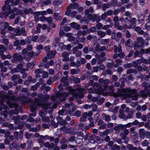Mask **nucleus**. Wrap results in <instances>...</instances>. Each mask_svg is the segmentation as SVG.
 I'll list each match as a JSON object with an SVG mask.
<instances>
[{
    "label": "nucleus",
    "mask_w": 150,
    "mask_h": 150,
    "mask_svg": "<svg viewBox=\"0 0 150 150\" xmlns=\"http://www.w3.org/2000/svg\"><path fill=\"white\" fill-rule=\"evenodd\" d=\"M126 36L127 38H129L131 36V35L128 30L126 31Z\"/></svg>",
    "instance_id": "60"
},
{
    "label": "nucleus",
    "mask_w": 150,
    "mask_h": 150,
    "mask_svg": "<svg viewBox=\"0 0 150 150\" xmlns=\"http://www.w3.org/2000/svg\"><path fill=\"white\" fill-rule=\"evenodd\" d=\"M136 19L135 18H133L130 20L129 22L132 24L135 25L136 24Z\"/></svg>",
    "instance_id": "30"
},
{
    "label": "nucleus",
    "mask_w": 150,
    "mask_h": 150,
    "mask_svg": "<svg viewBox=\"0 0 150 150\" xmlns=\"http://www.w3.org/2000/svg\"><path fill=\"white\" fill-rule=\"evenodd\" d=\"M68 76H67L66 77L63 76L61 79V82L62 83H63L67 81H68Z\"/></svg>",
    "instance_id": "19"
},
{
    "label": "nucleus",
    "mask_w": 150,
    "mask_h": 150,
    "mask_svg": "<svg viewBox=\"0 0 150 150\" xmlns=\"http://www.w3.org/2000/svg\"><path fill=\"white\" fill-rule=\"evenodd\" d=\"M30 37H27L25 39L26 42L28 44H30L32 40L31 39H30Z\"/></svg>",
    "instance_id": "47"
},
{
    "label": "nucleus",
    "mask_w": 150,
    "mask_h": 150,
    "mask_svg": "<svg viewBox=\"0 0 150 150\" xmlns=\"http://www.w3.org/2000/svg\"><path fill=\"white\" fill-rule=\"evenodd\" d=\"M22 31L19 29H18L15 35V36H20L21 35Z\"/></svg>",
    "instance_id": "48"
},
{
    "label": "nucleus",
    "mask_w": 150,
    "mask_h": 150,
    "mask_svg": "<svg viewBox=\"0 0 150 150\" xmlns=\"http://www.w3.org/2000/svg\"><path fill=\"white\" fill-rule=\"evenodd\" d=\"M56 96L57 97L62 98L60 100L61 102H63L66 101V98L68 96V93H67L58 91L56 93Z\"/></svg>",
    "instance_id": "2"
},
{
    "label": "nucleus",
    "mask_w": 150,
    "mask_h": 150,
    "mask_svg": "<svg viewBox=\"0 0 150 150\" xmlns=\"http://www.w3.org/2000/svg\"><path fill=\"white\" fill-rule=\"evenodd\" d=\"M9 23L8 22H5L4 25V29H7L9 26Z\"/></svg>",
    "instance_id": "58"
},
{
    "label": "nucleus",
    "mask_w": 150,
    "mask_h": 150,
    "mask_svg": "<svg viewBox=\"0 0 150 150\" xmlns=\"http://www.w3.org/2000/svg\"><path fill=\"white\" fill-rule=\"evenodd\" d=\"M60 2L59 1L54 0L53 2V5L54 6H58L60 4Z\"/></svg>",
    "instance_id": "27"
},
{
    "label": "nucleus",
    "mask_w": 150,
    "mask_h": 150,
    "mask_svg": "<svg viewBox=\"0 0 150 150\" xmlns=\"http://www.w3.org/2000/svg\"><path fill=\"white\" fill-rule=\"evenodd\" d=\"M37 108V107L36 105H33L31 106L30 108V111L34 112Z\"/></svg>",
    "instance_id": "22"
},
{
    "label": "nucleus",
    "mask_w": 150,
    "mask_h": 150,
    "mask_svg": "<svg viewBox=\"0 0 150 150\" xmlns=\"http://www.w3.org/2000/svg\"><path fill=\"white\" fill-rule=\"evenodd\" d=\"M73 6V9H76L77 8L79 7V5L78 3L75 2L74 4H72Z\"/></svg>",
    "instance_id": "34"
},
{
    "label": "nucleus",
    "mask_w": 150,
    "mask_h": 150,
    "mask_svg": "<svg viewBox=\"0 0 150 150\" xmlns=\"http://www.w3.org/2000/svg\"><path fill=\"white\" fill-rule=\"evenodd\" d=\"M52 20L53 19L52 17L50 16L47 17L46 21H47L49 25H50V24H52Z\"/></svg>",
    "instance_id": "17"
},
{
    "label": "nucleus",
    "mask_w": 150,
    "mask_h": 150,
    "mask_svg": "<svg viewBox=\"0 0 150 150\" xmlns=\"http://www.w3.org/2000/svg\"><path fill=\"white\" fill-rule=\"evenodd\" d=\"M137 41L134 44V47H135L139 46V44L144 41L143 40V38L141 37H139L137 38Z\"/></svg>",
    "instance_id": "9"
},
{
    "label": "nucleus",
    "mask_w": 150,
    "mask_h": 150,
    "mask_svg": "<svg viewBox=\"0 0 150 150\" xmlns=\"http://www.w3.org/2000/svg\"><path fill=\"white\" fill-rule=\"evenodd\" d=\"M105 101L104 98L103 97L101 98L97 102V103L98 105H100L104 102Z\"/></svg>",
    "instance_id": "18"
},
{
    "label": "nucleus",
    "mask_w": 150,
    "mask_h": 150,
    "mask_svg": "<svg viewBox=\"0 0 150 150\" xmlns=\"http://www.w3.org/2000/svg\"><path fill=\"white\" fill-rule=\"evenodd\" d=\"M47 17L43 16H42L40 17V20L41 21L44 22L46 21Z\"/></svg>",
    "instance_id": "61"
},
{
    "label": "nucleus",
    "mask_w": 150,
    "mask_h": 150,
    "mask_svg": "<svg viewBox=\"0 0 150 150\" xmlns=\"http://www.w3.org/2000/svg\"><path fill=\"white\" fill-rule=\"evenodd\" d=\"M96 30V28L94 26L91 27L90 29V31L92 33L95 32Z\"/></svg>",
    "instance_id": "49"
},
{
    "label": "nucleus",
    "mask_w": 150,
    "mask_h": 150,
    "mask_svg": "<svg viewBox=\"0 0 150 150\" xmlns=\"http://www.w3.org/2000/svg\"><path fill=\"white\" fill-rule=\"evenodd\" d=\"M97 34L101 38H103L106 35V33L102 31H98L97 32Z\"/></svg>",
    "instance_id": "13"
},
{
    "label": "nucleus",
    "mask_w": 150,
    "mask_h": 150,
    "mask_svg": "<svg viewBox=\"0 0 150 150\" xmlns=\"http://www.w3.org/2000/svg\"><path fill=\"white\" fill-rule=\"evenodd\" d=\"M34 54V52L33 51H31L28 53V57L32 58L33 57Z\"/></svg>",
    "instance_id": "46"
},
{
    "label": "nucleus",
    "mask_w": 150,
    "mask_h": 150,
    "mask_svg": "<svg viewBox=\"0 0 150 150\" xmlns=\"http://www.w3.org/2000/svg\"><path fill=\"white\" fill-rule=\"evenodd\" d=\"M127 148L129 150H132L133 146L132 145L128 144L127 145Z\"/></svg>",
    "instance_id": "55"
},
{
    "label": "nucleus",
    "mask_w": 150,
    "mask_h": 150,
    "mask_svg": "<svg viewBox=\"0 0 150 150\" xmlns=\"http://www.w3.org/2000/svg\"><path fill=\"white\" fill-rule=\"evenodd\" d=\"M47 37L46 35H42L38 40V42L41 43L44 42L47 39Z\"/></svg>",
    "instance_id": "10"
},
{
    "label": "nucleus",
    "mask_w": 150,
    "mask_h": 150,
    "mask_svg": "<svg viewBox=\"0 0 150 150\" xmlns=\"http://www.w3.org/2000/svg\"><path fill=\"white\" fill-rule=\"evenodd\" d=\"M117 0H113L111 1V4L113 6H116L117 5Z\"/></svg>",
    "instance_id": "23"
},
{
    "label": "nucleus",
    "mask_w": 150,
    "mask_h": 150,
    "mask_svg": "<svg viewBox=\"0 0 150 150\" xmlns=\"http://www.w3.org/2000/svg\"><path fill=\"white\" fill-rule=\"evenodd\" d=\"M67 21V19L66 17H64L63 19L62 22L60 23V25L62 26L64 23H66Z\"/></svg>",
    "instance_id": "35"
},
{
    "label": "nucleus",
    "mask_w": 150,
    "mask_h": 150,
    "mask_svg": "<svg viewBox=\"0 0 150 150\" xmlns=\"http://www.w3.org/2000/svg\"><path fill=\"white\" fill-rule=\"evenodd\" d=\"M65 33L63 30L60 29L59 32V36L60 37H62L63 35H64Z\"/></svg>",
    "instance_id": "54"
},
{
    "label": "nucleus",
    "mask_w": 150,
    "mask_h": 150,
    "mask_svg": "<svg viewBox=\"0 0 150 150\" xmlns=\"http://www.w3.org/2000/svg\"><path fill=\"white\" fill-rule=\"evenodd\" d=\"M74 82L75 83H79L80 82V80L78 77H76L75 78Z\"/></svg>",
    "instance_id": "51"
},
{
    "label": "nucleus",
    "mask_w": 150,
    "mask_h": 150,
    "mask_svg": "<svg viewBox=\"0 0 150 150\" xmlns=\"http://www.w3.org/2000/svg\"><path fill=\"white\" fill-rule=\"evenodd\" d=\"M42 25L40 23H38L36 27V30L35 31V33H39L40 32V29L41 28Z\"/></svg>",
    "instance_id": "14"
},
{
    "label": "nucleus",
    "mask_w": 150,
    "mask_h": 150,
    "mask_svg": "<svg viewBox=\"0 0 150 150\" xmlns=\"http://www.w3.org/2000/svg\"><path fill=\"white\" fill-rule=\"evenodd\" d=\"M59 38L58 37H57L55 39L52 44V47L54 48H56L58 45L59 42Z\"/></svg>",
    "instance_id": "8"
},
{
    "label": "nucleus",
    "mask_w": 150,
    "mask_h": 150,
    "mask_svg": "<svg viewBox=\"0 0 150 150\" xmlns=\"http://www.w3.org/2000/svg\"><path fill=\"white\" fill-rule=\"evenodd\" d=\"M114 129L116 131H119L120 129V124H119L117 126H115L114 127Z\"/></svg>",
    "instance_id": "38"
},
{
    "label": "nucleus",
    "mask_w": 150,
    "mask_h": 150,
    "mask_svg": "<svg viewBox=\"0 0 150 150\" xmlns=\"http://www.w3.org/2000/svg\"><path fill=\"white\" fill-rule=\"evenodd\" d=\"M67 11L65 12V15L69 16H70V14L71 13V11L70 9H67Z\"/></svg>",
    "instance_id": "57"
},
{
    "label": "nucleus",
    "mask_w": 150,
    "mask_h": 150,
    "mask_svg": "<svg viewBox=\"0 0 150 150\" xmlns=\"http://www.w3.org/2000/svg\"><path fill=\"white\" fill-rule=\"evenodd\" d=\"M98 30H99L101 29L102 27V24L100 23H98L96 25Z\"/></svg>",
    "instance_id": "31"
},
{
    "label": "nucleus",
    "mask_w": 150,
    "mask_h": 150,
    "mask_svg": "<svg viewBox=\"0 0 150 150\" xmlns=\"http://www.w3.org/2000/svg\"><path fill=\"white\" fill-rule=\"evenodd\" d=\"M19 133L18 131H15L14 133V136L16 140H18V139Z\"/></svg>",
    "instance_id": "28"
},
{
    "label": "nucleus",
    "mask_w": 150,
    "mask_h": 150,
    "mask_svg": "<svg viewBox=\"0 0 150 150\" xmlns=\"http://www.w3.org/2000/svg\"><path fill=\"white\" fill-rule=\"evenodd\" d=\"M98 137V136H96L94 134H91L90 136V139L91 140H94L95 138Z\"/></svg>",
    "instance_id": "43"
},
{
    "label": "nucleus",
    "mask_w": 150,
    "mask_h": 150,
    "mask_svg": "<svg viewBox=\"0 0 150 150\" xmlns=\"http://www.w3.org/2000/svg\"><path fill=\"white\" fill-rule=\"evenodd\" d=\"M109 42V39H102L100 41V43L102 45L107 44Z\"/></svg>",
    "instance_id": "16"
},
{
    "label": "nucleus",
    "mask_w": 150,
    "mask_h": 150,
    "mask_svg": "<svg viewBox=\"0 0 150 150\" xmlns=\"http://www.w3.org/2000/svg\"><path fill=\"white\" fill-rule=\"evenodd\" d=\"M103 83L104 85L100 86L98 89V91L100 93H103L107 90L108 87V85L109 83L108 80L107 79L104 80Z\"/></svg>",
    "instance_id": "3"
},
{
    "label": "nucleus",
    "mask_w": 150,
    "mask_h": 150,
    "mask_svg": "<svg viewBox=\"0 0 150 150\" xmlns=\"http://www.w3.org/2000/svg\"><path fill=\"white\" fill-rule=\"evenodd\" d=\"M33 48V46L32 45H29L26 47V50L28 51H30L32 50Z\"/></svg>",
    "instance_id": "63"
},
{
    "label": "nucleus",
    "mask_w": 150,
    "mask_h": 150,
    "mask_svg": "<svg viewBox=\"0 0 150 150\" xmlns=\"http://www.w3.org/2000/svg\"><path fill=\"white\" fill-rule=\"evenodd\" d=\"M132 66V64L131 63H127L124 65V67L125 68H130Z\"/></svg>",
    "instance_id": "32"
},
{
    "label": "nucleus",
    "mask_w": 150,
    "mask_h": 150,
    "mask_svg": "<svg viewBox=\"0 0 150 150\" xmlns=\"http://www.w3.org/2000/svg\"><path fill=\"white\" fill-rule=\"evenodd\" d=\"M81 114V112L79 110H76L75 112L74 116H76L77 117H79Z\"/></svg>",
    "instance_id": "41"
},
{
    "label": "nucleus",
    "mask_w": 150,
    "mask_h": 150,
    "mask_svg": "<svg viewBox=\"0 0 150 150\" xmlns=\"http://www.w3.org/2000/svg\"><path fill=\"white\" fill-rule=\"evenodd\" d=\"M75 78V77L73 75L71 76L69 78L70 82L72 83L74 82Z\"/></svg>",
    "instance_id": "53"
},
{
    "label": "nucleus",
    "mask_w": 150,
    "mask_h": 150,
    "mask_svg": "<svg viewBox=\"0 0 150 150\" xmlns=\"http://www.w3.org/2000/svg\"><path fill=\"white\" fill-rule=\"evenodd\" d=\"M105 116V121L107 122H109L110 121V117L109 115H107L106 114H103Z\"/></svg>",
    "instance_id": "33"
},
{
    "label": "nucleus",
    "mask_w": 150,
    "mask_h": 150,
    "mask_svg": "<svg viewBox=\"0 0 150 150\" xmlns=\"http://www.w3.org/2000/svg\"><path fill=\"white\" fill-rule=\"evenodd\" d=\"M144 46V41H143L139 44V46L138 47H135L137 48V49H139L140 48H143Z\"/></svg>",
    "instance_id": "29"
},
{
    "label": "nucleus",
    "mask_w": 150,
    "mask_h": 150,
    "mask_svg": "<svg viewBox=\"0 0 150 150\" xmlns=\"http://www.w3.org/2000/svg\"><path fill=\"white\" fill-rule=\"evenodd\" d=\"M21 100L23 99L26 100L24 101L23 103L25 104L27 103H31L33 101V100L31 98H28L27 96H26L24 94H23L20 97Z\"/></svg>",
    "instance_id": "6"
},
{
    "label": "nucleus",
    "mask_w": 150,
    "mask_h": 150,
    "mask_svg": "<svg viewBox=\"0 0 150 150\" xmlns=\"http://www.w3.org/2000/svg\"><path fill=\"white\" fill-rule=\"evenodd\" d=\"M44 146L46 147L50 148H53V146H54V144L52 143V145L51 146L50 145L49 142H47L44 143Z\"/></svg>",
    "instance_id": "15"
},
{
    "label": "nucleus",
    "mask_w": 150,
    "mask_h": 150,
    "mask_svg": "<svg viewBox=\"0 0 150 150\" xmlns=\"http://www.w3.org/2000/svg\"><path fill=\"white\" fill-rule=\"evenodd\" d=\"M20 44V42L19 40H17L15 41L13 45L15 47L18 46Z\"/></svg>",
    "instance_id": "45"
},
{
    "label": "nucleus",
    "mask_w": 150,
    "mask_h": 150,
    "mask_svg": "<svg viewBox=\"0 0 150 150\" xmlns=\"http://www.w3.org/2000/svg\"><path fill=\"white\" fill-rule=\"evenodd\" d=\"M4 12H5L4 13V17L5 18L8 17L9 14H11L12 13V11L11 10V9L9 10H8L7 9H6Z\"/></svg>",
    "instance_id": "12"
},
{
    "label": "nucleus",
    "mask_w": 150,
    "mask_h": 150,
    "mask_svg": "<svg viewBox=\"0 0 150 150\" xmlns=\"http://www.w3.org/2000/svg\"><path fill=\"white\" fill-rule=\"evenodd\" d=\"M38 38V36L37 35H35L32 38V40L33 42H36Z\"/></svg>",
    "instance_id": "59"
},
{
    "label": "nucleus",
    "mask_w": 150,
    "mask_h": 150,
    "mask_svg": "<svg viewBox=\"0 0 150 150\" xmlns=\"http://www.w3.org/2000/svg\"><path fill=\"white\" fill-rule=\"evenodd\" d=\"M83 51L84 53L86 54H88V48L87 47H84L83 49Z\"/></svg>",
    "instance_id": "56"
},
{
    "label": "nucleus",
    "mask_w": 150,
    "mask_h": 150,
    "mask_svg": "<svg viewBox=\"0 0 150 150\" xmlns=\"http://www.w3.org/2000/svg\"><path fill=\"white\" fill-rule=\"evenodd\" d=\"M134 28H135V30L136 32L137 33H138L139 32L140 30L141 29V28L138 26H137L135 27V25H133Z\"/></svg>",
    "instance_id": "36"
},
{
    "label": "nucleus",
    "mask_w": 150,
    "mask_h": 150,
    "mask_svg": "<svg viewBox=\"0 0 150 150\" xmlns=\"http://www.w3.org/2000/svg\"><path fill=\"white\" fill-rule=\"evenodd\" d=\"M120 11V9L119 8H117V9L113 11V14L116 16L118 14Z\"/></svg>",
    "instance_id": "40"
},
{
    "label": "nucleus",
    "mask_w": 150,
    "mask_h": 150,
    "mask_svg": "<svg viewBox=\"0 0 150 150\" xmlns=\"http://www.w3.org/2000/svg\"><path fill=\"white\" fill-rule=\"evenodd\" d=\"M145 15L144 14H142L140 15L139 17V21L140 23L143 22L145 19Z\"/></svg>",
    "instance_id": "11"
},
{
    "label": "nucleus",
    "mask_w": 150,
    "mask_h": 150,
    "mask_svg": "<svg viewBox=\"0 0 150 150\" xmlns=\"http://www.w3.org/2000/svg\"><path fill=\"white\" fill-rule=\"evenodd\" d=\"M69 54L67 52H64L62 54V57H68Z\"/></svg>",
    "instance_id": "64"
},
{
    "label": "nucleus",
    "mask_w": 150,
    "mask_h": 150,
    "mask_svg": "<svg viewBox=\"0 0 150 150\" xmlns=\"http://www.w3.org/2000/svg\"><path fill=\"white\" fill-rule=\"evenodd\" d=\"M11 3L9 0H6L5 1V4L2 8V10L3 11H5L6 9L9 10L11 9V5L9 4Z\"/></svg>",
    "instance_id": "5"
},
{
    "label": "nucleus",
    "mask_w": 150,
    "mask_h": 150,
    "mask_svg": "<svg viewBox=\"0 0 150 150\" xmlns=\"http://www.w3.org/2000/svg\"><path fill=\"white\" fill-rule=\"evenodd\" d=\"M34 120V119L32 117L30 116V115H29V117L27 118V121L28 122H33Z\"/></svg>",
    "instance_id": "39"
},
{
    "label": "nucleus",
    "mask_w": 150,
    "mask_h": 150,
    "mask_svg": "<svg viewBox=\"0 0 150 150\" xmlns=\"http://www.w3.org/2000/svg\"><path fill=\"white\" fill-rule=\"evenodd\" d=\"M16 147V144L14 143H12L10 146V149L11 150L13 149H15Z\"/></svg>",
    "instance_id": "50"
},
{
    "label": "nucleus",
    "mask_w": 150,
    "mask_h": 150,
    "mask_svg": "<svg viewBox=\"0 0 150 150\" xmlns=\"http://www.w3.org/2000/svg\"><path fill=\"white\" fill-rule=\"evenodd\" d=\"M32 133L29 134L28 132L25 133V134L26 138L28 139H29L30 138V137L32 136Z\"/></svg>",
    "instance_id": "25"
},
{
    "label": "nucleus",
    "mask_w": 150,
    "mask_h": 150,
    "mask_svg": "<svg viewBox=\"0 0 150 150\" xmlns=\"http://www.w3.org/2000/svg\"><path fill=\"white\" fill-rule=\"evenodd\" d=\"M13 59L11 60L12 62L23 60V57L21 55H19L17 53H15L13 56Z\"/></svg>",
    "instance_id": "4"
},
{
    "label": "nucleus",
    "mask_w": 150,
    "mask_h": 150,
    "mask_svg": "<svg viewBox=\"0 0 150 150\" xmlns=\"http://www.w3.org/2000/svg\"><path fill=\"white\" fill-rule=\"evenodd\" d=\"M76 92H74L73 96L76 98H83L84 97V94L83 93V89L79 88L76 90Z\"/></svg>",
    "instance_id": "1"
},
{
    "label": "nucleus",
    "mask_w": 150,
    "mask_h": 150,
    "mask_svg": "<svg viewBox=\"0 0 150 150\" xmlns=\"http://www.w3.org/2000/svg\"><path fill=\"white\" fill-rule=\"evenodd\" d=\"M148 144V142L147 140H144L142 143L143 146H147Z\"/></svg>",
    "instance_id": "44"
},
{
    "label": "nucleus",
    "mask_w": 150,
    "mask_h": 150,
    "mask_svg": "<svg viewBox=\"0 0 150 150\" xmlns=\"http://www.w3.org/2000/svg\"><path fill=\"white\" fill-rule=\"evenodd\" d=\"M19 0H16L15 1H13L12 3L11 4V5L12 6H16L18 5L20 3Z\"/></svg>",
    "instance_id": "21"
},
{
    "label": "nucleus",
    "mask_w": 150,
    "mask_h": 150,
    "mask_svg": "<svg viewBox=\"0 0 150 150\" xmlns=\"http://www.w3.org/2000/svg\"><path fill=\"white\" fill-rule=\"evenodd\" d=\"M20 71V70L17 67V68L11 69V72L12 74H13L15 73L19 72Z\"/></svg>",
    "instance_id": "20"
},
{
    "label": "nucleus",
    "mask_w": 150,
    "mask_h": 150,
    "mask_svg": "<svg viewBox=\"0 0 150 150\" xmlns=\"http://www.w3.org/2000/svg\"><path fill=\"white\" fill-rule=\"evenodd\" d=\"M59 123L61 125H65L67 124V122L66 120H62V121H60V122H59Z\"/></svg>",
    "instance_id": "26"
},
{
    "label": "nucleus",
    "mask_w": 150,
    "mask_h": 150,
    "mask_svg": "<svg viewBox=\"0 0 150 150\" xmlns=\"http://www.w3.org/2000/svg\"><path fill=\"white\" fill-rule=\"evenodd\" d=\"M41 69L40 68L39 69H37L35 70V74H39L41 73Z\"/></svg>",
    "instance_id": "62"
},
{
    "label": "nucleus",
    "mask_w": 150,
    "mask_h": 150,
    "mask_svg": "<svg viewBox=\"0 0 150 150\" xmlns=\"http://www.w3.org/2000/svg\"><path fill=\"white\" fill-rule=\"evenodd\" d=\"M139 137L141 139H143L145 137L146 133L144 129H141L139 130Z\"/></svg>",
    "instance_id": "7"
},
{
    "label": "nucleus",
    "mask_w": 150,
    "mask_h": 150,
    "mask_svg": "<svg viewBox=\"0 0 150 150\" xmlns=\"http://www.w3.org/2000/svg\"><path fill=\"white\" fill-rule=\"evenodd\" d=\"M42 127L44 129H49L50 126L46 123H43L42 124Z\"/></svg>",
    "instance_id": "37"
},
{
    "label": "nucleus",
    "mask_w": 150,
    "mask_h": 150,
    "mask_svg": "<svg viewBox=\"0 0 150 150\" xmlns=\"http://www.w3.org/2000/svg\"><path fill=\"white\" fill-rule=\"evenodd\" d=\"M75 139V137L73 136L69 137L67 141L68 142H73L74 141Z\"/></svg>",
    "instance_id": "52"
},
{
    "label": "nucleus",
    "mask_w": 150,
    "mask_h": 150,
    "mask_svg": "<svg viewBox=\"0 0 150 150\" xmlns=\"http://www.w3.org/2000/svg\"><path fill=\"white\" fill-rule=\"evenodd\" d=\"M109 131L106 130L105 131L103 132L102 133H100V136H103L104 135H107L109 134Z\"/></svg>",
    "instance_id": "24"
},
{
    "label": "nucleus",
    "mask_w": 150,
    "mask_h": 150,
    "mask_svg": "<svg viewBox=\"0 0 150 150\" xmlns=\"http://www.w3.org/2000/svg\"><path fill=\"white\" fill-rule=\"evenodd\" d=\"M100 44L99 43H98L95 48V50L96 51H100Z\"/></svg>",
    "instance_id": "42"
}]
</instances>
